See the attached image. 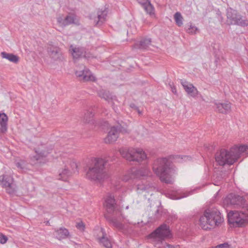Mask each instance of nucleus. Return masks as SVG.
<instances>
[{
	"label": "nucleus",
	"instance_id": "423d86ee",
	"mask_svg": "<svg viewBox=\"0 0 248 248\" xmlns=\"http://www.w3.org/2000/svg\"><path fill=\"white\" fill-rule=\"evenodd\" d=\"M199 221L203 230H208L220 225L223 221V217L217 209H208L201 217Z\"/></svg>",
	"mask_w": 248,
	"mask_h": 248
},
{
	"label": "nucleus",
	"instance_id": "a211bd4d",
	"mask_svg": "<svg viewBox=\"0 0 248 248\" xmlns=\"http://www.w3.org/2000/svg\"><path fill=\"white\" fill-rule=\"evenodd\" d=\"M119 152L122 156L125 158L126 160H129L130 161L131 160L138 159L137 158H136V155H139V153H137L136 154H132V150H130L129 151H127L126 150L124 149H120L119 150Z\"/></svg>",
	"mask_w": 248,
	"mask_h": 248
},
{
	"label": "nucleus",
	"instance_id": "c03bdc74",
	"mask_svg": "<svg viewBox=\"0 0 248 248\" xmlns=\"http://www.w3.org/2000/svg\"><path fill=\"white\" fill-rule=\"evenodd\" d=\"M190 157L188 156H184L183 157H182V159H184V160H190Z\"/></svg>",
	"mask_w": 248,
	"mask_h": 248
},
{
	"label": "nucleus",
	"instance_id": "f704fd0d",
	"mask_svg": "<svg viewBox=\"0 0 248 248\" xmlns=\"http://www.w3.org/2000/svg\"><path fill=\"white\" fill-rule=\"evenodd\" d=\"M143 7L147 14H149L150 15L154 14V8L153 6L151 3L150 1L149 2L148 4H146Z\"/></svg>",
	"mask_w": 248,
	"mask_h": 248
},
{
	"label": "nucleus",
	"instance_id": "a19ab883",
	"mask_svg": "<svg viewBox=\"0 0 248 248\" xmlns=\"http://www.w3.org/2000/svg\"><path fill=\"white\" fill-rule=\"evenodd\" d=\"M57 21L59 24L62 26H65V18H63L61 16H59L57 18Z\"/></svg>",
	"mask_w": 248,
	"mask_h": 248
},
{
	"label": "nucleus",
	"instance_id": "c85d7f7f",
	"mask_svg": "<svg viewBox=\"0 0 248 248\" xmlns=\"http://www.w3.org/2000/svg\"><path fill=\"white\" fill-rule=\"evenodd\" d=\"M15 165L16 167L20 170L24 171L28 169V163L23 160H16L15 161Z\"/></svg>",
	"mask_w": 248,
	"mask_h": 248
},
{
	"label": "nucleus",
	"instance_id": "79ce46f5",
	"mask_svg": "<svg viewBox=\"0 0 248 248\" xmlns=\"http://www.w3.org/2000/svg\"><path fill=\"white\" fill-rule=\"evenodd\" d=\"M138 3L141 4L142 7L148 4L150 1L149 0H137Z\"/></svg>",
	"mask_w": 248,
	"mask_h": 248
},
{
	"label": "nucleus",
	"instance_id": "e433bc0d",
	"mask_svg": "<svg viewBox=\"0 0 248 248\" xmlns=\"http://www.w3.org/2000/svg\"><path fill=\"white\" fill-rule=\"evenodd\" d=\"M212 248H230V247L228 243H224L218 245L216 246L213 247Z\"/></svg>",
	"mask_w": 248,
	"mask_h": 248
},
{
	"label": "nucleus",
	"instance_id": "c9c22d12",
	"mask_svg": "<svg viewBox=\"0 0 248 248\" xmlns=\"http://www.w3.org/2000/svg\"><path fill=\"white\" fill-rule=\"evenodd\" d=\"M65 26L74 23L75 17L73 16H67L65 18Z\"/></svg>",
	"mask_w": 248,
	"mask_h": 248
},
{
	"label": "nucleus",
	"instance_id": "a18cd8bd",
	"mask_svg": "<svg viewBox=\"0 0 248 248\" xmlns=\"http://www.w3.org/2000/svg\"><path fill=\"white\" fill-rule=\"evenodd\" d=\"M135 110H136L137 111V112H138V113L140 114V115H141L142 114V112L141 111H140L139 108H138V107H135Z\"/></svg>",
	"mask_w": 248,
	"mask_h": 248
},
{
	"label": "nucleus",
	"instance_id": "a878e982",
	"mask_svg": "<svg viewBox=\"0 0 248 248\" xmlns=\"http://www.w3.org/2000/svg\"><path fill=\"white\" fill-rule=\"evenodd\" d=\"M162 214V208L161 207L157 206L155 208L154 213H153L152 215L150 217L151 221H155L160 219Z\"/></svg>",
	"mask_w": 248,
	"mask_h": 248
},
{
	"label": "nucleus",
	"instance_id": "dca6fc26",
	"mask_svg": "<svg viewBox=\"0 0 248 248\" xmlns=\"http://www.w3.org/2000/svg\"><path fill=\"white\" fill-rule=\"evenodd\" d=\"M69 51L74 59H78L83 56H85L86 54L85 48L82 47H77L71 45Z\"/></svg>",
	"mask_w": 248,
	"mask_h": 248
},
{
	"label": "nucleus",
	"instance_id": "bb28decb",
	"mask_svg": "<svg viewBox=\"0 0 248 248\" xmlns=\"http://www.w3.org/2000/svg\"><path fill=\"white\" fill-rule=\"evenodd\" d=\"M57 237L58 239L61 240L66 238L69 235V232L67 229L64 228H61L56 231Z\"/></svg>",
	"mask_w": 248,
	"mask_h": 248
},
{
	"label": "nucleus",
	"instance_id": "aec40b11",
	"mask_svg": "<svg viewBox=\"0 0 248 248\" xmlns=\"http://www.w3.org/2000/svg\"><path fill=\"white\" fill-rule=\"evenodd\" d=\"M8 117L4 113H0V132L5 133L7 130Z\"/></svg>",
	"mask_w": 248,
	"mask_h": 248
},
{
	"label": "nucleus",
	"instance_id": "f8f14e48",
	"mask_svg": "<svg viewBox=\"0 0 248 248\" xmlns=\"http://www.w3.org/2000/svg\"><path fill=\"white\" fill-rule=\"evenodd\" d=\"M226 200L227 202H229L231 205L239 207L243 206L245 202V201L242 197L233 194H230Z\"/></svg>",
	"mask_w": 248,
	"mask_h": 248
},
{
	"label": "nucleus",
	"instance_id": "58836bf2",
	"mask_svg": "<svg viewBox=\"0 0 248 248\" xmlns=\"http://www.w3.org/2000/svg\"><path fill=\"white\" fill-rule=\"evenodd\" d=\"M77 228L80 231H83L85 229V225L83 222L80 221L77 223L76 225Z\"/></svg>",
	"mask_w": 248,
	"mask_h": 248
},
{
	"label": "nucleus",
	"instance_id": "2eb2a0df",
	"mask_svg": "<svg viewBox=\"0 0 248 248\" xmlns=\"http://www.w3.org/2000/svg\"><path fill=\"white\" fill-rule=\"evenodd\" d=\"M119 136L118 130L116 126L111 127L104 141L106 143H111L116 141Z\"/></svg>",
	"mask_w": 248,
	"mask_h": 248
},
{
	"label": "nucleus",
	"instance_id": "7c9ffc66",
	"mask_svg": "<svg viewBox=\"0 0 248 248\" xmlns=\"http://www.w3.org/2000/svg\"><path fill=\"white\" fill-rule=\"evenodd\" d=\"M93 113L92 109H90L87 111L85 113V115L83 118V121L84 123H90L93 122Z\"/></svg>",
	"mask_w": 248,
	"mask_h": 248
},
{
	"label": "nucleus",
	"instance_id": "f03ea898",
	"mask_svg": "<svg viewBox=\"0 0 248 248\" xmlns=\"http://www.w3.org/2000/svg\"><path fill=\"white\" fill-rule=\"evenodd\" d=\"M171 159V156L157 158L153 167L154 171L159 177L161 181L170 184H172V176L176 172Z\"/></svg>",
	"mask_w": 248,
	"mask_h": 248
},
{
	"label": "nucleus",
	"instance_id": "4be33fe9",
	"mask_svg": "<svg viewBox=\"0 0 248 248\" xmlns=\"http://www.w3.org/2000/svg\"><path fill=\"white\" fill-rule=\"evenodd\" d=\"M107 14L108 11L106 9L98 10L97 13V20H95L96 25L98 26L102 25L106 21Z\"/></svg>",
	"mask_w": 248,
	"mask_h": 248
},
{
	"label": "nucleus",
	"instance_id": "0eeeda50",
	"mask_svg": "<svg viewBox=\"0 0 248 248\" xmlns=\"http://www.w3.org/2000/svg\"><path fill=\"white\" fill-rule=\"evenodd\" d=\"M63 167L59 170L58 180L67 181L73 173L78 171V165L76 161L71 158H66L63 160Z\"/></svg>",
	"mask_w": 248,
	"mask_h": 248
},
{
	"label": "nucleus",
	"instance_id": "20e7f679",
	"mask_svg": "<svg viewBox=\"0 0 248 248\" xmlns=\"http://www.w3.org/2000/svg\"><path fill=\"white\" fill-rule=\"evenodd\" d=\"M242 154L248 155V145H243L238 147L235 146L230 149L229 151L221 149L217 153L215 156L216 162L220 166L225 164H233Z\"/></svg>",
	"mask_w": 248,
	"mask_h": 248
},
{
	"label": "nucleus",
	"instance_id": "cd10ccee",
	"mask_svg": "<svg viewBox=\"0 0 248 248\" xmlns=\"http://www.w3.org/2000/svg\"><path fill=\"white\" fill-rule=\"evenodd\" d=\"M137 189L138 192L139 193L144 191H146L148 192L150 190L154 189V187L152 186V184L147 185L138 184L137 186Z\"/></svg>",
	"mask_w": 248,
	"mask_h": 248
},
{
	"label": "nucleus",
	"instance_id": "412c9836",
	"mask_svg": "<svg viewBox=\"0 0 248 248\" xmlns=\"http://www.w3.org/2000/svg\"><path fill=\"white\" fill-rule=\"evenodd\" d=\"M151 45V38H144L139 43H136L134 46L135 48L146 49Z\"/></svg>",
	"mask_w": 248,
	"mask_h": 248
},
{
	"label": "nucleus",
	"instance_id": "de8ad7c7",
	"mask_svg": "<svg viewBox=\"0 0 248 248\" xmlns=\"http://www.w3.org/2000/svg\"><path fill=\"white\" fill-rule=\"evenodd\" d=\"M130 107L132 108H133L135 109V107H136L134 104H131L130 105Z\"/></svg>",
	"mask_w": 248,
	"mask_h": 248
},
{
	"label": "nucleus",
	"instance_id": "1a4fd4ad",
	"mask_svg": "<svg viewBox=\"0 0 248 248\" xmlns=\"http://www.w3.org/2000/svg\"><path fill=\"white\" fill-rule=\"evenodd\" d=\"M0 185L4 188L6 192L10 195H14L16 191V186L14 183L13 178L10 175H0Z\"/></svg>",
	"mask_w": 248,
	"mask_h": 248
},
{
	"label": "nucleus",
	"instance_id": "4c0bfd02",
	"mask_svg": "<svg viewBox=\"0 0 248 248\" xmlns=\"http://www.w3.org/2000/svg\"><path fill=\"white\" fill-rule=\"evenodd\" d=\"M117 128H118V134H119L120 132L122 133H128V130L124 127L122 126L121 125H117L116 126Z\"/></svg>",
	"mask_w": 248,
	"mask_h": 248
},
{
	"label": "nucleus",
	"instance_id": "7ed1b4c3",
	"mask_svg": "<svg viewBox=\"0 0 248 248\" xmlns=\"http://www.w3.org/2000/svg\"><path fill=\"white\" fill-rule=\"evenodd\" d=\"M107 161L102 158H93L88 165L86 178L93 181L101 182L109 177L106 168Z\"/></svg>",
	"mask_w": 248,
	"mask_h": 248
},
{
	"label": "nucleus",
	"instance_id": "393cba45",
	"mask_svg": "<svg viewBox=\"0 0 248 248\" xmlns=\"http://www.w3.org/2000/svg\"><path fill=\"white\" fill-rule=\"evenodd\" d=\"M101 232L103 233V236L99 238V242L106 248H111L112 247L111 242L106 237V234L105 233L104 230L102 228L101 229Z\"/></svg>",
	"mask_w": 248,
	"mask_h": 248
},
{
	"label": "nucleus",
	"instance_id": "9b49d317",
	"mask_svg": "<svg viewBox=\"0 0 248 248\" xmlns=\"http://www.w3.org/2000/svg\"><path fill=\"white\" fill-rule=\"evenodd\" d=\"M47 52L50 58L54 61H62L63 59L61 49L56 46L48 43L47 46Z\"/></svg>",
	"mask_w": 248,
	"mask_h": 248
},
{
	"label": "nucleus",
	"instance_id": "ea45409f",
	"mask_svg": "<svg viewBox=\"0 0 248 248\" xmlns=\"http://www.w3.org/2000/svg\"><path fill=\"white\" fill-rule=\"evenodd\" d=\"M7 237L2 234H0V243L2 244H4L7 241Z\"/></svg>",
	"mask_w": 248,
	"mask_h": 248
},
{
	"label": "nucleus",
	"instance_id": "473e14b6",
	"mask_svg": "<svg viewBox=\"0 0 248 248\" xmlns=\"http://www.w3.org/2000/svg\"><path fill=\"white\" fill-rule=\"evenodd\" d=\"M136 178L135 174L133 172V169L127 173L124 174L122 177V180L124 182H127L129 180Z\"/></svg>",
	"mask_w": 248,
	"mask_h": 248
},
{
	"label": "nucleus",
	"instance_id": "f257e3e1",
	"mask_svg": "<svg viewBox=\"0 0 248 248\" xmlns=\"http://www.w3.org/2000/svg\"><path fill=\"white\" fill-rule=\"evenodd\" d=\"M104 206L107 212L105 215L106 219L112 226L124 232V226L121 222V214L113 194H108L107 196Z\"/></svg>",
	"mask_w": 248,
	"mask_h": 248
},
{
	"label": "nucleus",
	"instance_id": "4468645a",
	"mask_svg": "<svg viewBox=\"0 0 248 248\" xmlns=\"http://www.w3.org/2000/svg\"><path fill=\"white\" fill-rule=\"evenodd\" d=\"M215 105L216 106V111L219 113L227 114L231 111V104L228 101L216 102Z\"/></svg>",
	"mask_w": 248,
	"mask_h": 248
},
{
	"label": "nucleus",
	"instance_id": "2f4dec72",
	"mask_svg": "<svg viewBox=\"0 0 248 248\" xmlns=\"http://www.w3.org/2000/svg\"><path fill=\"white\" fill-rule=\"evenodd\" d=\"M174 19L175 20L176 25L178 26L181 27L183 25V18L180 12H176L174 14Z\"/></svg>",
	"mask_w": 248,
	"mask_h": 248
},
{
	"label": "nucleus",
	"instance_id": "6ab92c4d",
	"mask_svg": "<svg viewBox=\"0 0 248 248\" xmlns=\"http://www.w3.org/2000/svg\"><path fill=\"white\" fill-rule=\"evenodd\" d=\"M133 172L135 174L136 178L150 176L151 174V172L147 168H141L139 170L133 169Z\"/></svg>",
	"mask_w": 248,
	"mask_h": 248
},
{
	"label": "nucleus",
	"instance_id": "ddd939ff",
	"mask_svg": "<svg viewBox=\"0 0 248 248\" xmlns=\"http://www.w3.org/2000/svg\"><path fill=\"white\" fill-rule=\"evenodd\" d=\"M181 83L185 91L189 95L193 97H195L197 96L198 91L197 88L194 86L192 84L183 80H181Z\"/></svg>",
	"mask_w": 248,
	"mask_h": 248
},
{
	"label": "nucleus",
	"instance_id": "49530a36",
	"mask_svg": "<svg viewBox=\"0 0 248 248\" xmlns=\"http://www.w3.org/2000/svg\"><path fill=\"white\" fill-rule=\"evenodd\" d=\"M171 91L174 93H176V89L174 87H171Z\"/></svg>",
	"mask_w": 248,
	"mask_h": 248
},
{
	"label": "nucleus",
	"instance_id": "72a5a7b5",
	"mask_svg": "<svg viewBox=\"0 0 248 248\" xmlns=\"http://www.w3.org/2000/svg\"><path fill=\"white\" fill-rule=\"evenodd\" d=\"M36 155L33 156L31 159L34 160H39L41 158L46 156V153L45 151H40L39 150H35Z\"/></svg>",
	"mask_w": 248,
	"mask_h": 248
},
{
	"label": "nucleus",
	"instance_id": "5701e85b",
	"mask_svg": "<svg viewBox=\"0 0 248 248\" xmlns=\"http://www.w3.org/2000/svg\"><path fill=\"white\" fill-rule=\"evenodd\" d=\"M137 153H139V155H136L135 157L136 158H137L138 159L131 160V161H136L140 163L145 160L147 158L146 155L142 149H137L132 150V154L135 155Z\"/></svg>",
	"mask_w": 248,
	"mask_h": 248
},
{
	"label": "nucleus",
	"instance_id": "f3484780",
	"mask_svg": "<svg viewBox=\"0 0 248 248\" xmlns=\"http://www.w3.org/2000/svg\"><path fill=\"white\" fill-rule=\"evenodd\" d=\"M97 93L100 97L104 99L108 102H110V101L112 102V106L114 104L113 102L114 101H116V97L115 96H112L108 91L102 89L98 91Z\"/></svg>",
	"mask_w": 248,
	"mask_h": 248
},
{
	"label": "nucleus",
	"instance_id": "6e6552de",
	"mask_svg": "<svg viewBox=\"0 0 248 248\" xmlns=\"http://www.w3.org/2000/svg\"><path fill=\"white\" fill-rule=\"evenodd\" d=\"M228 25H238L245 27L248 25V20L243 17L237 11L231 8H228L226 12Z\"/></svg>",
	"mask_w": 248,
	"mask_h": 248
},
{
	"label": "nucleus",
	"instance_id": "9d476101",
	"mask_svg": "<svg viewBox=\"0 0 248 248\" xmlns=\"http://www.w3.org/2000/svg\"><path fill=\"white\" fill-rule=\"evenodd\" d=\"M75 74L80 80L83 81L95 80V78L92 75L91 71L83 65L77 67Z\"/></svg>",
	"mask_w": 248,
	"mask_h": 248
},
{
	"label": "nucleus",
	"instance_id": "37998d69",
	"mask_svg": "<svg viewBox=\"0 0 248 248\" xmlns=\"http://www.w3.org/2000/svg\"><path fill=\"white\" fill-rule=\"evenodd\" d=\"M188 196V195L187 194H185L184 193V195L183 196H181L180 197H176L174 199H176V200H177V199H181V198H184V197H186Z\"/></svg>",
	"mask_w": 248,
	"mask_h": 248
},
{
	"label": "nucleus",
	"instance_id": "c756f323",
	"mask_svg": "<svg viewBox=\"0 0 248 248\" xmlns=\"http://www.w3.org/2000/svg\"><path fill=\"white\" fill-rule=\"evenodd\" d=\"M186 31L190 34H194L196 33L198 29L191 23H188L186 26Z\"/></svg>",
	"mask_w": 248,
	"mask_h": 248
},
{
	"label": "nucleus",
	"instance_id": "39448f33",
	"mask_svg": "<svg viewBox=\"0 0 248 248\" xmlns=\"http://www.w3.org/2000/svg\"><path fill=\"white\" fill-rule=\"evenodd\" d=\"M171 236L169 226L164 223L149 234L148 238L155 247L164 248L167 247L169 248H173V246L165 242L166 239L171 238Z\"/></svg>",
	"mask_w": 248,
	"mask_h": 248
},
{
	"label": "nucleus",
	"instance_id": "b1692460",
	"mask_svg": "<svg viewBox=\"0 0 248 248\" xmlns=\"http://www.w3.org/2000/svg\"><path fill=\"white\" fill-rule=\"evenodd\" d=\"M0 55L2 58L6 59L12 62L16 63L19 61L18 57L13 54L2 52Z\"/></svg>",
	"mask_w": 248,
	"mask_h": 248
}]
</instances>
